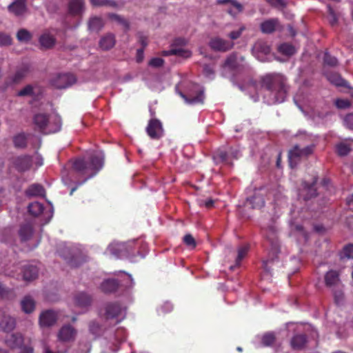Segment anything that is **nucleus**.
<instances>
[{"label":"nucleus","mask_w":353,"mask_h":353,"mask_svg":"<svg viewBox=\"0 0 353 353\" xmlns=\"http://www.w3.org/2000/svg\"><path fill=\"white\" fill-rule=\"evenodd\" d=\"M262 86L265 89V98L268 104L282 103L287 97L285 78L279 73L268 74L263 77Z\"/></svg>","instance_id":"nucleus-1"},{"label":"nucleus","mask_w":353,"mask_h":353,"mask_svg":"<svg viewBox=\"0 0 353 353\" xmlns=\"http://www.w3.org/2000/svg\"><path fill=\"white\" fill-rule=\"evenodd\" d=\"M103 158V154L97 152L90 157L79 158L73 161L72 171L77 177L83 179L79 184L94 176L102 168Z\"/></svg>","instance_id":"nucleus-2"},{"label":"nucleus","mask_w":353,"mask_h":353,"mask_svg":"<svg viewBox=\"0 0 353 353\" xmlns=\"http://www.w3.org/2000/svg\"><path fill=\"white\" fill-rule=\"evenodd\" d=\"M34 128L44 134L54 133L61 130V119L56 113L47 114L39 112L33 117Z\"/></svg>","instance_id":"nucleus-3"},{"label":"nucleus","mask_w":353,"mask_h":353,"mask_svg":"<svg viewBox=\"0 0 353 353\" xmlns=\"http://www.w3.org/2000/svg\"><path fill=\"white\" fill-rule=\"evenodd\" d=\"M249 66L243 57L236 53L230 54L222 65V75L228 77L230 74L236 76L237 74L247 72Z\"/></svg>","instance_id":"nucleus-4"},{"label":"nucleus","mask_w":353,"mask_h":353,"mask_svg":"<svg viewBox=\"0 0 353 353\" xmlns=\"http://www.w3.org/2000/svg\"><path fill=\"white\" fill-rule=\"evenodd\" d=\"M125 314V309L120 304L112 303L105 305L103 316L106 320L112 321V323L116 325L124 319Z\"/></svg>","instance_id":"nucleus-5"},{"label":"nucleus","mask_w":353,"mask_h":353,"mask_svg":"<svg viewBox=\"0 0 353 353\" xmlns=\"http://www.w3.org/2000/svg\"><path fill=\"white\" fill-rule=\"evenodd\" d=\"M314 148L315 145L313 143L302 148L299 145H294L293 148L290 150L288 154L290 166L292 168L296 166L301 159L305 158L311 154L313 152Z\"/></svg>","instance_id":"nucleus-6"},{"label":"nucleus","mask_w":353,"mask_h":353,"mask_svg":"<svg viewBox=\"0 0 353 353\" xmlns=\"http://www.w3.org/2000/svg\"><path fill=\"white\" fill-rule=\"evenodd\" d=\"M28 208V212L32 216H40L41 220L43 221V224L48 223L53 215V210L52 208L46 209L41 203L37 201L31 203Z\"/></svg>","instance_id":"nucleus-7"},{"label":"nucleus","mask_w":353,"mask_h":353,"mask_svg":"<svg viewBox=\"0 0 353 353\" xmlns=\"http://www.w3.org/2000/svg\"><path fill=\"white\" fill-rule=\"evenodd\" d=\"M77 331L70 325H63L57 333V345L62 347L63 345H66L67 343L74 341L77 336Z\"/></svg>","instance_id":"nucleus-8"},{"label":"nucleus","mask_w":353,"mask_h":353,"mask_svg":"<svg viewBox=\"0 0 353 353\" xmlns=\"http://www.w3.org/2000/svg\"><path fill=\"white\" fill-rule=\"evenodd\" d=\"M180 95L190 104L203 103L204 100V91L199 84H192L187 94L180 92Z\"/></svg>","instance_id":"nucleus-9"},{"label":"nucleus","mask_w":353,"mask_h":353,"mask_svg":"<svg viewBox=\"0 0 353 353\" xmlns=\"http://www.w3.org/2000/svg\"><path fill=\"white\" fill-rule=\"evenodd\" d=\"M76 82L75 77L72 74H59L51 80V85L58 89L66 88Z\"/></svg>","instance_id":"nucleus-10"},{"label":"nucleus","mask_w":353,"mask_h":353,"mask_svg":"<svg viewBox=\"0 0 353 353\" xmlns=\"http://www.w3.org/2000/svg\"><path fill=\"white\" fill-rule=\"evenodd\" d=\"M270 53V47L263 41H259L256 42L252 48L253 55L260 61L265 62L268 61L266 56Z\"/></svg>","instance_id":"nucleus-11"},{"label":"nucleus","mask_w":353,"mask_h":353,"mask_svg":"<svg viewBox=\"0 0 353 353\" xmlns=\"http://www.w3.org/2000/svg\"><path fill=\"white\" fill-rule=\"evenodd\" d=\"M146 132L151 139H160L163 135V128L161 122L157 119H150L146 127Z\"/></svg>","instance_id":"nucleus-12"},{"label":"nucleus","mask_w":353,"mask_h":353,"mask_svg":"<svg viewBox=\"0 0 353 353\" xmlns=\"http://www.w3.org/2000/svg\"><path fill=\"white\" fill-rule=\"evenodd\" d=\"M110 253L117 258H130V251L127 250L125 243L113 242L108 248Z\"/></svg>","instance_id":"nucleus-13"},{"label":"nucleus","mask_w":353,"mask_h":353,"mask_svg":"<svg viewBox=\"0 0 353 353\" xmlns=\"http://www.w3.org/2000/svg\"><path fill=\"white\" fill-rule=\"evenodd\" d=\"M209 46L215 51L225 52L233 48L234 43L220 37H214L210 41Z\"/></svg>","instance_id":"nucleus-14"},{"label":"nucleus","mask_w":353,"mask_h":353,"mask_svg":"<svg viewBox=\"0 0 353 353\" xmlns=\"http://www.w3.org/2000/svg\"><path fill=\"white\" fill-rule=\"evenodd\" d=\"M265 190L263 188L255 189L253 195L247 198V203H249L252 208H261L264 205L265 201L263 194Z\"/></svg>","instance_id":"nucleus-15"},{"label":"nucleus","mask_w":353,"mask_h":353,"mask_svg":"<svg viewBox=\"0 0 353 353\" xmlns=\"http://www.w3.org/2000/svg\"><path fill=\"white\" fill-rule=\"evenodd\" d=\"M57 321V314L53 310H46L39 316V324L42 327H50Z\"/></svg>","instance_id":"nucleus-16"},{"label":"nucleus","mask_w":353,"mask_h":353,"mask_svg":"<svg viewBox=\"0 0 353 353\" xmlns=\"http://www.w3.org/2000/svg\"><path fill=\"white\" fill-rule=\"evenodd\" d=\"M33 163V157L29 155L17 157L14 160V167L21 172L29 170Z\"/></svg>","instance_id":"nucleus-17"},{"label":"nucleus","mask_w":353,"mask_h":353,"mask_svg":"<svg viewBox=\"0 0 353 353\" xmlns=\"http://www.w3.org/2000/svg\"><path fill=\"white\" fill-rule=\"evenodd\" d=\"M316 182V178L314 179L312 183L304 182L303 183V188L299 190V197L306 201L314 196L316 194V189L314 188Z\"/></svg>","instance_id":"nucleus-18"},{"label":"nucleus","mask_w":353,"mask_h":353,"mask_svg":"<svg viewBox=\"0 0 353 353\" xmlns=\"http://www.w3.org/2000/svg\"><path fill=\"white\" fill-rule=\"evenodd\" d=\"M325 285L331 289L339 288L341 285L339 273L335 270H330L325 274Z\"/></svg>","instance_id":"nucleus-19"},{"label":"nucleus","mask_w":353,"mask_h":353,"mask_svg":"<svg viewBox=\"0 0 353 353\" xmlns=\"http://www.w3.org/2000/svg\"><path fill=\"white\" fill-rule=\"evenodd\" d=\"M216 3L227 5L228 6L227 11L232 16L236 15L243 10L242 5L235 0H216Z\"/></svg>","instance_id":"nucleus-20"},{"label":"nucleus","mask_w":353,"mask_h":353,"mask_svg":"<svg viewBox=\"0 0 353 353\" xmlns=\"http://www.w3.org/2000/svg\"><path fill=\"white\" fill-rule=\"evenodd\" d=\"M8 10L16 16H21L26 12V0H14L8 6Z\"/></svg>","instance_id":"nucleus-21"},{"label":"nucleus","mask_w":353,"mask_h":353,"mask_svg":"<svg viewBox=\"0 0 353 353\" xmlns=\"http://www.w3.org/2000/svg\"><path fill=\"white\" fill-rule=\"evenodd\" d=\"M279 27V21L276 19H268L261 23V30L265 34L273 32Z\"/></svg>","instance_id":"nucleus-22"},{"label":"nucleus","mask_w":353,"mask_h":353,"mask_svg":"<svg viewBox=\"0 0 353 353\" xmlns=\"http://www.w3.org/2000/svg\"><path fill=\"white\" fill-rule=\"evenodd\" d=\"M23 338L21 334H11L9 338L6 339V345L10 348H17L22 347Z\"/></svg>","instance_id":"nucleus-23"},{"label":"nucleus","mask_w":353,"mask_h":353,"mask_svg":"<svg viewBox=\"0 0 353 353\" xmlns=\"http://www.w3.org/2000/svg\"><path fill=\"white\" fill-rule=\"evenodd\" d=\"M26 194L28 196H46V191L43 187L39 184H32L26 190Z\"/></svg>","instance_id":"nucleus-24"},{"label":"nucleus","mask_w":353,"mask_h":353,"mask_svg":"<svg viewBox=\"0 0 353 353\" xmlns=\"http://www.w3.org/2000/svg\"><path fill=\"white\" fill-rule=\"evenodd\" d=\"M38 274V268L36 265H28L24 267L23 271V277L26 281H32L37 278Z\"/></svg>","instance_id":"nucleus-25"},{"label":"nucleus","mask_w":353,"mask_h":353,"mask_svg":"<svg viewBox=\"0 0 353 353\" xmlns=\"http://www.w3.org/2000/svg\"><path fill=\"white\" fill-rule=\"evenodd\" d=\"M115 44L114 36L112 34H108L103 37L99 41V46L103 50H108L112 48Z\"/></svg>","instance_id":"nucleus-26"},{"label":"nucleus","mask_w":353,"mask_h":353,"mask_svg":"<svg viewBox=\"0 0 353 353\" xmlns=\"http://www.w3.org/2000/svg\"><path fill=\"white\" fill-rule=\"evenodd\" d=\"M74 302L77 306L81 309H84L90 305L91 303V298L87 294L81 292L75 296Z\"/></svg>","instance_id":"nucleus-27"},{"label":"nucleus","mask_w":353,"mask_h":353,"mask_svg":"<svg viewBox=\"0 0 353 353\" xmlns=\"http://www.w3.org/2000/svg\"><path fill=\"white\" fill-rule=\"evenodd\" d=\"M39 43L41 47L44 48H50L54 45L55 39L50 32H46L40 37Z\"/></svg>","instance_id":"nucleus-28"},{"label":"nucleus","mask_w":353,"mask_h":353,"mask_svg":"<svg viewBox=\"0 0 353 353\" xmlns=\"http://www.w3.org/2000/svg\"><path fill=\"white\" fill-rule=\"evenodd\" d=\"M19 234L21 241L28 240L33 234L32 223H27L24 225H22L19 231Z\"/></svg>","instance_id":"nucleus-29"},{"label":"nucleus","mask_w":353,"mask_h":353,"mask_svg":"<svg viewBox=\"0 0 353 353\" xmlns=\"http://www.w3.org/2000/svg\"><path fill=\"white\" fill-rule=\"evenodd\" d=\"M163 54L165 56L174 54L178 57L187 59L192 56V52L188 49L178 48L172 49L168 51H163Z\"/></svg>","instance_id":"nucleus-30"},{"label":"nucleus","mask_w":353,"mask_h":353,"mask_svg":"<svg viewBox=\"0 0 353 353\" xmlns=\"http://www.w3.org/2000/svg\"><path fill=\"white\" fill-rule=\"evenodd\" d=\"M68 9L72 14H80L83 11V0H70Z\"/></svg>","instance_id":"nucleus-31"},{"label":"nucleus","mask_w":353,"mask_h":353,"mask_svg":"<svg viewBox=\"0 0 353 353\" xmlns=\"http://www.w3.org/2000/svg\"><path fill=\"white\" fill-rule=\"evenodd\" d=\"M15 327V321L9 316H4L0 322V330L6 332L12 331Z\"/></svg>","instance_id":"nucleus-32"},{"label":"nucleus","mask_w":353,"mask_h":353,"mask_svg":"<svg viewBox=\"0 0 353 353\" xmlns=\"http://www.w3.org/2000/svg\"><path fill=\"white\" fill-rule=\"evenodd\" d=\"M29 72V66L23 65L17 68L14 74L12 77V81L13 83H18L21 81Z\"/></svg>","instance_id":"nucleus-33"},{"label":"nucleus","mask_w":353,"mask_h":353,"mask_svg":"<svg viewBox=\"0 0 353 353\" xmlns=\"http://www.w3.org/2000/svg\"><path fill=\"white\" fill-rule=\"evenodd\" d=\"M21 305L23 311L26 313L32 312L35 307L34 301L30 296H25L21 301Z\"/></svg>","instance_id":"nucleus-34"},{"label":"nucleus","mask_w":353,"mask_h":353,"mask_svg":"<svg viewBox=\"0 0 353 353\" xmlns=\"http://www.w3.org/2000/svg\"><path fill=\"white\" fill-rule=\"evenodd\" d=\"M118 283L114 279H107L104 281L101 285V288L105 292H112L117 290Z\"/></svg>","instance_id":"nucleus-35"},{"label":"nucleus","mask_w":353,"mask_h":353,"mask_svg":"<svg viewBox=\"0 0 353 353\" xmlns=\"http://www.w3.org/2000/svg\"><path fill=\"white\" fill-rule=\"evenodd\" d=\"M307 342L306 337L305 335L300 334L294 336L292 341L291 345L294 349L299 350L304 347Z\"/></svg>","instance_id":"nucleus-36"},{"label":"nucleus","mask_w":353,"mask_h":353,"mask_svg":"<svg viewBox=\"0 0 353 353\" xmlns=\"http://www.w3.org/2000/svg\"><path fill=\"white\" fill-rule=\"evenodd\" d=\"M278 51L285 56H291L296 52L295 48L288 43H283L279 46Z\"/></svg>","instance_id":"nucleus-37"},{"label":"nucleus","mask_w":353,"mask_h":353,"mask_svg":"<svg viewBox=\"0 0 353 353\" xmlns=\"http://www.w3.org/2000/svg\"><path fill=\"white\" fill-rule=\"evenodd\" d=\"M350 150V145L347 143L341 142L336 145V151L339 156H346Z\"/></svg>","instance_id":"nucleus-38"},{"label":"nucleus","mask_w":353,"mask_h":353,"mask_svg":"<svg viewBox=\"0 0 353 353\" xmlns=\"http://www.w3.org/2000/svg\"><path fill=\"white\" fill-rule=\"evenodd\" d=\"M69 349V347H67L65 345H63L62 347H59V345H56L55 351H52L49 345L44 343L43 345V352L42 353H66Z\"/></svg>","instance_id":"nucleus-39"},{"label":"nucleus","mask_w":353,"mask_h":353,"mask_svg":"<svg viewBox=\"0 0 353 353\" xmlns=\"http://www.w3.org/2000/svg\"><path fill=\"white\" fill-rule=\"evenodd\" d=\"M13 142L14 146L19 148H23L26 146L27 144V138L25 134L21 133L17 134L13 138Z\"/></svg>","instance_id":"nucleus-40"},{"label":"nucleus","mask_w":353,"mask_h":353,"mask_svg":"<svg viewBox=\"0 0 353 353\" xmlns=\"http://www.w3.org/2000/svg\"><path fill=\"white\" fill-rule=\"evenodd\" d=\"M327 79L336 86H347L346 82L337 74H329L327 76Z\"/></svg>","instance_id":"nucleus-41"},{"label":"nucleus","mask_w":353,"mask_h":353,"mask_svg":"<svg viewBox=\"0 0 353 353\" xmlns=\"http://www.w3.org/2000/svg\"><path fill=\"white\" fill-rule=\"evenodd\" d=\"M213 158L216 163L226 162L228 161V153L225 150H219L214 152Z\"/></svg>","instance_id":"nucleus-42"},{"label":"nucleus","mask_w":353,"mask_h":353,"mask_svg":"<svg viewBox=\"0 0 353 353\" xmlns=\"http://www.w3.org/2000/svg\"><path fill=\"white\" fill-rule=\"evenodd\" d=\"M279 253V248L277 245H274L272 246L271 252L269 253V259L266 261H263L264 268L268 271V263L273 262L274 259L276 258V255Z\"/></svg>","instance_id":"nucleus-43"},{"label":"nucleus","mask_w":353,"mask_h":353,"mask_svg":"<svg viewBox=\"0 0 353 353\" xmlns=\"http://www.w3.org/2000/svg\"><path fill=\"white\" fill-rule=\"evenodd\" d=\"M88 25L91 30H99L103 26V20L100 17H92L90 19Z\"/></svg>","instance_id":"nucleus-44"},{"label":"nucleus","mask_w":353,"mask_h":353,"mask_svg":"<svg viewBox=\"0 0 353 353\" xmlns=\"http://www.w3.org/2000/svg\"><path fill=\"white\" fill-rule=\"evenodd\" d=\"M108 17L113 20L117 21V23L123 25L125 28H128L129 24L128 21L123 18L121 16L116 14H109Z\"/></svg>","instance_id":"nucleus-45"},{"label":"nucleus","mask_w":353,"mask_h":353,"mask_svg":"<svg viewBox=\"0 0 353 353\" xmlns=\"http://www.w3.org/2000/svg\"><path fill=\"white\" fill-rule=\"evenodd\" d=\"M17 37L20 41H28L30 39V34L28 30L21 29L18 31Z\"/></svg>","instance_id":"nucleus-46"},{"label":"nucleus","mask_w":353,"mask_h":353,"mask_svg":"<svg viewBox=\"0 0 353 353\" xmlns=\"http://www.w3.org/2000/svg\"><path fill=\"white\" fill-rule=\"evenodd\" d=\"M323 61L325 65L329 66H335L338 63L337 59L334 57H332L327 52L324 54Z\"/></svg>","instance_id":"nucleus-47"},{"label":"nucleus","mask_w":353,"mask_h":353,"mask_svg":"<svg viewBox=\"0 0 353 353\" xmlns=\"http://www.w3.org/2000/svg\"><path fill=\"white\" fill-rule=\"evenodd\" d=\"M34 93V87L28 85L18 92L17 95L19 97L31 96Z\"/></svg>","instance_id":"nucleus-48"},{"label":"nucleus","mask_w":353,"mask_h":353,"mask_svg":"<svg viewBox=\"0 0 353 353\" xmlns=\"http://www.w3.org/2000/svg\"><path fill=\"white\" fill-rule=\"evenodd\" d=\"M248 251V246H243L239 248L238 250V255L236 259V263L237 265L240 264L241 260L246 256Z\"/></svg>","instance_id":"nucleus-49"},{"label":"nucleus","mask_w":353,"mask_h":353,"mask_svg":"<svg viewBox=\"0 0 353 353\" xmlns=\"http://www.w3.org/2000/svg\"><path fill=\"white\" fill-rule=\"evenodd\" d=\"M245 27L244 26H241L237 30H233L228 34V37L232 40H235L240 37L242 32L245 30Z\"/></svg>","instance_id":"nucleus-50"},{"label":"nucleus","mask_w":353,"mask_h":353,"mask_svg":"<svg viewBox=\"0 0 353 353\" xmlns=\"http://www.w3.org/2000/svg\"><path fill=\"white\" fill-rule=\"evenodd\" d=\"M12 39L10 37L5 33L0 32V46H6L11 44Z\"/></svg>","instance_id":"nucleus-51"},{"label":"nucleus","mask_w":353,"mask_h":353,"mask_svg":"<svg viewBox=\"0 0 353 353\" xmlns=\"http://www.w3.org/2000/svg\"><path fill=\"white\" fill-rule=\"evenodd\" d=\"M274 341V336L268 333L265 334L262 338V343L265 346L271 345Z\"/></svg>","instance_id":"nucleus-52"},{"label":"nucleus","mask_w":353,"mask_h":353,"mask_svg":"<svg viewBox=\"0 0 353 353\" xmlns=\"http://www.w3.org/2000/svg\"><path fill=\"white\" fill-rule=\"evenodd\" d=\"M335 105L339 109H345L350 106V103L347 99H338L335 101Z\"/></svg>","instance_id":"nucleus-53"},{"label":"nucleus","mask_w":353,"mask_h":353,"mask_svg":"<svg viewBox=\"0 0 353 353\" xmlns=\"http://www.w3.org/2000/svg\"><path fill=\"white\" fill-rule=\"evenodd\" d=\"M164 61L159 57H154L150 59L149 65L154 68H159L163 65Z\"/></svg>","instance_id":"nucleus-54"},{"label":"nucleus","mask_w":353,"mask_h":353,"mask_svg":"<svg viewBox=\"0 0 353 353\" xmlns=\"http://www.w3.org/2000/svg\"><path fill=\"white\" fill-rule=\"evenodd\" d=\"M127 244V250L128 251H130V257L131 256H134L136 251V248H135V244L137 243V241L136 240H133V241H128L127 243H125Z\"/></svg>","instance_id":"nucleus-55"},{"label":"nucleus","mask_w":353,"mask_h":353,"mask_svg":"<svg viewBox=\"0 0 353 353\" xmlns=\"http://www.w3.org/2000/svg\"><path fill=\"white\" fill-rule=\"evenodd\" d=\"M183 241L187 245L190 246L192 248H194L196 246L194 239L191 234H186L183 237Z\"/></svg>","instance_id":"nucleus-56"},{"label":"nucleus","mask_w":353,"mask_h":353,"mask_svg":"<svg viewBox=\"0 0 353 353\" xmlns=\"http://www.w3.org/2000/svg\"><path fill=\"white\" fill-rule=\"evenodd\" d=\"M344 124L347 128L353 130V114L346 115L344 118Z\"/></svg>","instance_id":"nucleus-57"},{"label":"nucleus","mask_w":353,"mask_h":353,"mask_svg":"<svg viewBox=\"0 0 353 353\" xmlns=\"http://www.w3.org/2000/svg\"><path fill=\"white\" fill-rule=\"evenodd\" d=\"M343 254L348 259H353V245H348L343 249Z\"/></svg>","instance_id":"nucleus-58"},{"label":"nucleus","mask_w":353,"mask_h":353,"mask_svg":"<svg viewBox=\"0 0 353 353\" xmlns=\"http://www.w3.org/2000/svg\"><path fill=\"white\" fill-rule=\"evenodd\" d=\"M203 73L207 77L211 78L214 74V70L210 65H205L203 67Z\"/></svg>","instance_id":"nucleus-59"},{"label":"nucleus","mask_w":353,"mask_h":353,"mask_svg":"<svg viewBox=\"0 0 353 353\" xmlns=\"http://www.w3.org/2000/svg\"><path fill=\"white\" fill-rule=\"evenodd\" d=\"M173 309V305L170 302H165L164 304L161 306V310L163 313H167L170 311H172Z\"/></svg>","instance_id":"nucleus-60"},{"label":"nucleus","mask_w":353,"mask_h":353,"mask_svg":"<svg viewBox=\"0 0 353 353\" xmlns=\"http://www.w3.org/2000/svg\"><path fill=\"white\" fill-rule=\"evenodd\" d=\"M119 336H121L120 340L124 341L126 339V332L125 330L123 328H120L117 331L116 333V337L118 338Z\"/></svg>","instance_id":"nucleus-61"},{"label":"nucleus","mask_w":353,"mask_h":353,"mask_svg":"<svg viewBox=\"0 0 353 353\" xmlns=\"http://www.w3.org/2000/svg\"><path fill=\"white\" fill-rule=\"evenodd\" d=\"M19 353H34V349L31 346H22L20 347Z\"/></svg>","instance_id":"nucleus-62"},{"label":"nucleus","mask_w":353,"mask_h":353,"mask_svg":"<svg viewBox=\"0 0 353 353\" xmlns=\"http://www.w3.org/2000/svg\"><path fill=\"white\" fill-rule=\"evenodd\" d=\"M99 330V326L97 323H96L94 322H92V323H90V330L92 333H93L94 334H98Z\"/></svg>","instance_id":"nucleus-63"},{"label":"nucleus","mask_w":353,"mask_h":353,"mask_svg":"<svg viewBox=\"0 0 353 353\" xmlns=\"http://www.w3.org/2000/svg\"><path fill=\"white\" fill-rule=\"evenodd\" d=\"M327 10H328L329 14L332 17V23H336L337 21V18H336V15L334 13V10L330 6H327Z\"/></svg>","instance_id":"nucleus-64"}]
</instances>
